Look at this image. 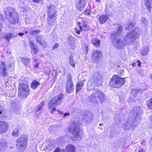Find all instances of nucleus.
Wrapping results in <instances>:
<instances>
[{"mask_svg": "<svg viewBox=\"0 0 152 152\" xmlns=\"http://www.w3.org/2000/svg\"><path fill=\"white\" fill-rule=\"evenodd\" d=\"M135 151L137 152H144V151L143 150V148L140 147H139V148L137 149V148L136 150Z\"/></svg>", "mask_w": 152, "mask_h": 152, "instance_id": "8fccbe9b", "label": "nucleus"}, {"mask_svg": "<svg viewBox=\"0 0 152 152\" xmlns=\"http://www.w3.org/2000/svg\"><path fill=\"white\" fill-rule=\"evenodd\" d=\"M141 22L142 25L144 26H147L148 23V21L147 19L144 17H142L141 18Z\"/></svg>", "mask_w": 152, "mask_h": 152, "instance_id": "c9c22d12", "label": "nucleus"}, {"mask_svg": "<svg viewBox=\"0 0 152 152\" xmlns=\"http://www.w3.org/2000/svg\"><path fill=\"white\" fill-rule=\"evenodd\" d=\"M36 40L40 45L44 48L46 47L47 42L45 41V38L42 36L38 35L36 38Z\"/></svg>", "mask_w": 152, "mask_h": 152, "instance_id": "a211bd4d", "label": "nucleus"}, {"mask_svg": "<svg viewBox=\"0 0 152 152\" xmlns=\"http://www.w3.org/2000/svg\"><path fill=\"white\" fill-rule=\"evenodd\" d=\"M54 152H65V151L64 149L57 147L54 150Z\"/></svg>", "mask_w": 152, "mask_h": 152, "instance_id": "37998d69", "label": "nucleus"}, {"mask_svg": "<svg viewBox=\"0 0 152 152\" xmlns=\"http://www.w3.org/2000/svg\"><path fill=\"white\" fill-rule=\"evenodd\" d=\"M40 32V31L39 30H37V31H31L29 32L30 34L34 36L35 35L37 34H38V33H39Z\"/></svg>", "mask_w": 152, "mask_h": 152, "instance_id": "c03bdc74", "label": "nucleus"}, {"mask_svg": "<svg viewBox=\"0 0 152 152\" xmlns=\"http://www.w3.org/2000/svg\"><path fill=\"white\" fill-rule=\"evenodd\" d=\"M137 62L138 63L137 64L138 66L139 67H140L141 66V62L139 60H137Z\"/></svg>", "mask_w": 152, "mask_h": 152, "instance_id": "603ef678", "label": "nucleus"}, {"mask_svg": "<svg viewBox=\"0 0 152 152\" xmlns=\"http://www.w3.org/2000/svg\"><path fill=\"white\" fill-rule=\"evenodd\" d=\"M66 88V92L68 93H71L74 89L71 76L70 75H69L67 78Z\"/></svg>", "mask_w": 152, "mask_h": 152, "instance_id": "ddd939ff", "label": "nucleus"}, {"mask_svg": "<svg viewBox=\"0 0 152 152\" xmlns=\"http://www.w3.org/2000/svg\"><path fill=\"white\" fill-rule=\"evenodd\" d=\"M48 23L49 26H53L56 19L57 11L54 5L52 4L47 5Z\"/></svg>", "mask_w": 152, "mask_h": 152, "instance_id": "423d86ee", "label": "nucleus"}, {"mask_svg": "<svg viewBox=\"0 0 152 152\" xmlns=\"http://www.w3.org/2000/svg\"><path fill=\"white\" fill-rule=\"evenodd\" d=\"M136 65V63H133L132 64V66H135Z\"/></svg>", "mask_w": 152, "mask_h": 152, "instance_id": "13d9d810", "label": "nucleus"}, {"mask_svg": "<svg viewBox=\"0 0 152 152\" xmlns=\"http://www.w3.org/2000/svg\"><path fill=\"white\" fill-rule=\"evenodd\" d=\"M91 12V10L87 9L84 11V14L86 15H89Z\"/></svg>", "mask_w": 152, "mask_h": 152, "instance_id": "de8ad7c7", "label": "nucleus"}, {"mask_svg": "<svg viewBox=\"0 0 152 152\" xmlns=\"http://www.w3.org/2000/svg\"><path fill=\"white\" fill-rule=\"evenodd\" d=\"M140 33V29L138 28L130 31L124 38V40L126 44H131L139 37Z\"/></svg>", "mask_w": 152, "mask_h": 152, "instance_id": "6e6552de", "label": "nucleus"}, {"mask_svg": "<svg viewBox=\"0 0 152 152\" xmlns=\"http://www.w3.org/2000/svg\"><path fill=\"white\" fill-rule=\"evenodd\" d=\"M80 125L78 122H73L69 128L68 131L72 134V139L73 140L79 141L81 140L80 136Z\"/></svg>", "mask_w": 152, "mask_h": 152, "instance_id": "20e7f679", "label": "nucleus"}, {"mask_svg": "<svg viewBox=\"0 0 152 152\" xmlns=\"http://www.w3.org/2000/svg\"><path fill=\"white\" fill-rule=\"evenodd\" d=\"M91 43L96 47H99L101 43L100 40L96 38H93L91 40Z\"/></svg>", "mask_w": 152, "mask_h": 152, "instance_id": "b1692460", "label": "nucleus"}, {"mask_svg": "<svg viewBox=\"0 0 152 152\" xmlns=\"http://www.w3.org/2000/svg\"><path fill=\"white\" fill-rule=\"evenodd\" d=\"M1 75L2 77H5L8 75V73L7 71V67L5 62H1Z\"/></svg>", "mask_w": 152, "mask_h": 152, "instance_id": "6ab92c4d", "label": "nucleus"}, {"mask_svg": "<svg viewBox=\"0 0 152 152\" xmlns=\"http://www.w3.org/2000/svg\"><path fill=\"white\" fill-rule=\"evenodd\" d=\"M139 92H140V91L136 89H133L131 90L132 95L134 97H136Z\"/></svg>", "mask_w": 152, "mask_h": 152, "instance_id": "e433bc0d", "label": "nucleus"}, {"mask_svg": "<svg viewBox=\"0 0 152 152\" xmlns=\"http://www.w3.org/2000/svg\"><path fill=\"white\" fill-rule=\"evenodd\" d=\"M42 150L51 151L54 148L53 144L51 140L45 142L41 145Z\"/></svg>", "mask_w": 152, "mask_h": 152, "instance_id": "2eb2a0df", "label": "nucleus"}, {"mask_svg": "<svg viewBox=\"0 0 152 152\" xmlns=\"http://www.w3.org/2000/svg\"><path fill=\"white\" fill-rule=\"evenodd\" d=\"M70 115V113H64V117H66V116L67 115Z\"/></svg>", "mask_w": 152, "mask_h": 152, "instance_id": "5fc2aeb1", "label": "nucleus"}, {"mask_svg": "<svg viewBox=\"0 0 152 152\" xmlns=\"http://www.w3.org/2000/svg\"><path fill=\"white\" fill-rule=\"evenodd\" d=\"M86 1L85 0H79L77 4V10L80 11H82L86 6Z\"/></svg>", "mask_w": 152, "mask_h": 152, "instance_id": "412c9836", "label": "nucleus"}, {"mask_svg": "<svg viewBox=\"0 0 152 152\" xmlns=\"http://www.w3.org/2000/svg\"><path fill=\"white\" fill-rule=\"evenodd\" d=\"M122 31V27L120 26L118 27V30L117 32L112 34V44L113 45L118 49H122L124 47V44L122 40L119 39H117V37L121 34Z\"/></svg>", "mask_w": 152, "mask_h": 152, "instance_id": "39448f33", "label": "nucleus"}, {"mask_svg": "<svg viewBox=\"0 0 152 152\" xmlns=\"http://www.w3.org/2000/svg\"><path fill=\"white\" fill-rule=\"evenodd\" d=\"M69 64L73 68L75 67V64L73 60V57L72 56H70L69 58Z\"/></svg>", "mask_w": 152, "mask_h": 152, "instance_id": "72a5a7b5", "label": "nucleus"}, {"mask_svg": "<svg viewBox=\"0 0 152 152\" xmlns=\"http://www.w3.org/2000/svg\"><path fill=\"white\" fill-rule=\"evenodd\" d=\"M102 53L100 50H94L93 51L92 56L94 60H99L100 58L102 57Z\"/></svg>", "mask_w": 152, "mask_h": 152, "instance_id": "f3484780", "label": "nucleus"}, {"mask_svg": "<svg viewBox=\"0 0 152 152\" xmlns=\"http://www.w3.org/2000/svg\"><path fill=\"white\" fill-rule=\"evenodd\" d=\"M28 33V32L27 31H25V34H27Z\"/></svg>", "mask_w": 152, "mask_h": 152, "instance_id": "0e129e2a", "label": "nucleus"}, {"mask_svg": "<svg viewBox=\"0 0 152 152\" xmlns=\"http://www.w3.org/2000/svg\"><path fill=\"white\" fill-rule=\"evenodd\" d=\"M58 44L57 43L55 44L54 45V46L53 47V49H55L57 48L58 47Z\"/></svg>", "mask_w": 152, "mask_h": 152, "instance_id": "3c124183", "label": "nucleus"}, {"mask_svg": "<svg viewBox=\"0 0 152 152\" xmlns=\"http://www.w3.org/2000/svg\"><path fill=\"white\" fill-rule=\"evenodd\" d=\"M99 21L101 24H103L109 19V17L107 15H103L100 16L99 17Z\"/></svg>", "mask_w": 152, "mask_h": 152, "instance_id": "4be33fe9", "label": "nucleus"}, {"mask_svg": "<svg viewBox=\"0 0 152 152\" xmlns=\"http://www.w3.org/2000/svg\"><path fill=\"white\" fill-rule=\"evenodd\" d=\"M145 5L148 11L150 12L152 7V0H145Z\"/></svg>", "mask_w": 152, "mask_h": 152, "instance_id": "393cba45", "label": "nucleus"}, {"mask_svg": "<svg viewBox=\"0 0 152 152\" xmlns=\"http://www.w3.org/2000/svg\"><path fill=\"white\" fill-rule=\"evenodd\" d=\"M44 105V103L43 102H41V104H39V105L37 106V107L36 108V111H39L40 110H41V108H42L43 105Z\"/></svg>", "mask_w": 152, "mask_h": 152, "instance_id": "ea45409f", "label": "nucleus"}, {"mask_svg": "<svg viewBox=\"0 0 152 152\" xmlns=\"http://www.w3.org/2000/svg\"><path fill=\"white\" fill-rule=\"evenodd\" d=\"M132 111L133 113H136V116L134 120L132 117L128 118V120L123 125V128L125 130H128L131 126L134 127L138 124L141 121V114L143 112L141 107H134Z\"/></svg>", "mask_w": 152, "mask_h": 152, "instance_id": "f257e3e1", "label": "nucleus"}, {"mask_svg": "<svg viewBox=\"0 0 152 152\" xmlns=\"http://www.w3.org/2000/svg\"><path fill=\"white\" fill-rule=\"evenodd\" d=\"M103 125V124L102 123H101L99 124V125L100 126H102Z\"/></svg>", "mask_w": 152, "mask_h": 152, "instance_id": "052dcab7", "label": "nucleus"}, {"mask_svg": "<svg viewBox=\"0 0 152 152\" xmlns=\"http://www.w3.org/2000/svg\"><path fill=\"white\" fill-rule=\"evenodd\" d=\"M49 130L51 133H53L54 131L57 130V127L56 126H51L50 127Z\"/></svg>", "mask_w": 152, "mask_h": 152, "instance_id": "4c0bfd02", "label": "nucleus"}, {"mask_svg": "<svg viewBox=\"0 0 152 152\" xmlns=\"http://www.w3.org/2000/svg\"><path fill=\"white\" fill-rule=\"evenodd\" d=\"M1 67L0 66V70H1Z\"/></svg>", "mask_w": 152, "mask_h": 152, "instance_id": "69168bd1", "label": "nucleus"}, {"mask_svg": "<svg viewBox=\"0 0 152 152\" xmlns=\"http://www.w3.org/2000/svg\"><path fill=\"white\" fill-rule=\"evenodd\" d=\"M94 92L88 97L89 100L91 102L96 103L99 101L101 103L106 100L105 94L98 88L94 89Z\"/></svg>", "mask_w": 152, "mask_h": 152, "instance_id": "7ed1b4c3", "label": "nucleus"}, {"mask_svg": "<svg viewBox=\"0 0 152 152\" xmlns=\"http://www.w3.org/2000/svg\"><path fill=\"white\" fill-rule=\"evenodd\" d=\"M68 44L71 48L73 49L75 47V39L72 36L69 35L67 37Z\"/></svg>", "mask_w": 152, "mask_h": 152, "instance_id": "aec40b11", "label": "nucleus"}, {"mask_svg": "<svg viewBox=\"0 0 152 152\" xmlns=\"http://www.w3.org/2000/svg\"><path fill=\"white\" fill-rule=\"evenodd\" d=\"M102 78V76L99 72L94 73L87 83L88 90L91 91L94 89V86H101Z\"/></svg>", "mask_w": 152, "mask_h": 152, "instance_id": "f03ea898", "label": "nucleus"}, {"mask_svg": "<svg viewBox=\"0 0 152 152\" xmlns=\"http://www.w3.org/2000/svg\"><path fill=\"white\" fill-rule=\"evenodd\" d=\"M92 116L91 114L88 115H83V121L87 124H89L92 122Z\"/></svg>", "mask_w": 152, "mask_h": 152, "instance_id": "a878e982", "label": "nucleus"}, {"mask_svg": "<svg viewBox=\"0 0 152 152\" xmlns=\"http://www.w3.org/2000/svg\"><path fill=\"white\" fill-rule=\"evenodd\" d=\"M148 107L150 109H152V99H149L147 102Z\"/></svg>", "mask_w": 152, "mask_h": 152, "instance_id": "a19ab883", "label": "nucleus"}, {"mask_svg": "<svg viewBox=\"0 0 152 152\" xmlns=\"http://www.w3.org/2000/svg\"><path fill=\"white\" fill-rule=\"evenodd\" d=\"M40 83L36 80L33 81L31 84V87L33 89H36L39 85Z\"/></svg>", "mask_w": 152, "mask_h": 152, "instance_id": "7c9ffc66", "label": "nucleus"}, {"mask_svg": "<svg viewBox=\"0 0 152 152\" xmlns=\"http://www.w3.org/2000/svg\"><path fill=\"white\" fill-rule=\"evenodd\" d=\"M135 25V24L134 22H131L128 26L126 28V29L129 30L131 29V28L133 27Z\"/></svg>", "mask_w": 152, "mask_h": 152, "instance_id": "a18cd8bd", "label": "nucleus"}, {"mask_svg": "<svg viewBox=\"0 0 152 152\" xmlns=\"http://www.w3.org/2000/svg\"><path fill=\"white\" fill-rule=\"evenodd\" d=\"M18 95L20 98L25 99L29 94V88L26 84L23 83H19Z\"/></svg>", "mask_w": 152, "mask_h": 152, "instance_id": "9d476101", "label": "nucleus"}, {"mask_svg": "<svg viewBox=\"0 0 152 152\" xmlns=\"http://www.w3.org/2000/svg\"><path fill=\"white\" fill-rule=\"evenodd\" d=\"M25 0H19V4L20 6L21 7H23L24 4H25Z\"/></svg>", "mask_w": 152, "mask_h": 152, "instance_id": "09e8293b", "label": "nucleus"}, {"mask_svg": "<svg viewBox=\"0 0 152 152\" xmlns=\"http://www.w3.org/2000/svg\"><path fill=\"white\" fill-rule=\"evenodd\" d=\"M84 83L83 81L81 82H78L77 84L76 87V91L77 92L79 91L82 88V86L84 85Z\"/></svg>", "mask_w": 152, "mask_h": 152, "instance_id": "473e14b6", "label": "nucleus"}, {"mask_svg": "<svg viewBox=\"0 0 152 152\" xmlns=\"http://www.w3.org/2000/svg\"><path fill=\"white\" fill-rule=\"evenodd\" d=\"M96 2H99L100 1V0H96Z\"/></svg>", "mask_w": 152, "mask_h": 152, "instance_id": "680f3d73", "label": "nucleus"}, {"mask_svg": "<svg viewBox=\"0 0 152 152\" xmlns=\"http://www.w3.org/2000/svg\"><path fill=\"white\" fill-rule=\"evenodd\" d=\"M64 97L62 94H61L58 96L53 98L52 100H50L48 103V107L51 109V112L53 113V111L56 110V108L54 107L57 106L61 102Z\"/></svg>", "mask_w": 152, "mask_h": 152, "instance_id": "1a4fd4ad", "label": "nucleus"}, {"mask_svg": "<svg viewBox=\"0 0 152 152\" xmlns=\"http://www.w3.org/2000/svg\"><path fill=\"white\" fill-rule=\"evenodd\" d=\"M125 83V78H121L117 75H114L112 77L109 83L110 86L115 88H119Z\"/></svg>", "mask_w": 152, "mask_h": 152, "instance_id": "f8f14e48", "label": "nucleus"}, {"mask_svg": "<svg viewBox=\"0 0 152 152\" xmlns=\"http://www.w3.org/2000/svg\"><path fill=\"white\" fill-rule=\"evenodd\" d=\"M4 13L5 17L11 23L15 24L18 20V16L15 10L10 7H6L4 9Z\"/></svg>", "mask_w": 152, "mask_h": 152, "instance_id": "0eeeda50", "label": "nucleus"}, {"mask_svg": "<svg viewBox=\"0 0 152 152\" xmlns=\"http://www.w3.org/2000/svg\"><path fill=\"white\" fill-rule=\"evenodd\" d=\"M151 77V79L152 80V74L151 75V77Z\"/></svg>", "mask_w": 152, "mask_h": 152, "instance_id": "e2e57ef3", "label": "nucleus"}, {"mask_svg": "<svg viewBox=\"0 0 152 152\" xmlns=\"http://www.w3.org/2000/svg\"><path fill=\"white\" fill-rule=\"evenodd\" d=\"M57 111L59 112V113H60V114H62L63 113V112H61V111H60L59 110H58Z\"/></svg>", "mask_w": 152, "mask_h": 152, "instance_id": "bf43d9fd", "label": "nucleus"}, {"mask_svg": "<svg viewBox=\"0 0 152 152\" xmlns=\"http://www.w3.org/2000/svg\"><path fill=\"white\" fill-rule=\"evenodd\" d=\"M27 137L22 135L16 140V145L17 151L19 152H23L26 149L27 145Z\"/></svg>", "mask_w": 152, "mask_h": 152, "instance_id": "9b49d317", "label": "nucleus"}, {"mask_svg": "<svg viewBox=\"0 0 152 152\" xmlns=\"http://www.w3.org/2000/svg\"><path fill=\"white\" fill-rule=\"evenodd\" d=\"M19 127L18 126L14 129L12 134V135L16 137H17L19 134Z\"/></svg>", "mask_w": 152, "mask_h": 152, "instance_id": "c756f323", "label": "nucleus"}, {"mask_svg": "<svg viewBox=\"0 0 152 152\" xmlns=\"http://www.w3.org/2000/svg\"><path fill=\"white\" fill-rule=\"evenodd\" d=\"M65 149L68 152H75L76 151V147L72 144L67 145L65 147Z\"/></svg>", "mask_w": 152, "mask_h": 152, "instance_id": "5701e85b", "label": "nucleus"}, {"mask_svg": "<svg viewBox=\"0 0 152 152\" xmlns=\"http://www.w3.org/2000/svg\"><path fill=\"white\" fill-rule=\"evenodd\" d=\"M16 36L12 33H8L5 34L4 38H5L6 40H7L8 42H9L10 39L11 38L14 37Z\"/></svg>", "mask_w": 152, "mask_h": 152, "instance_id": "c85d7f7f", "label": "nucleus"}, {"mask_svg": "<svg viewBox=\"0 0 152 152\" xmlns=\"http://www.w3.org/2000/svg\"><path fill=\"white\" fill-rule=\"evenodd\" d=\"M115 147L117 148L121 145V142L120 140L116 141V142L115 143Z\"/></svg>", "mask_w": 152, "mask_h": 152, "instance_id": "49530a36", "label": "nucleus"}, {"mask_svg": "<svg viewBox=\"0 0 152 152\" xmlns=\"http://www.w3.org/2000/svg\"><path fill=\"white\" fill-rule=\"evenodd\" d=\"M29 20V19L27 18L25 19V22L26 24H29L30 23V22H28V21Z\"/></svg>", "mask_w": 152, "mask_h": 152, "instance_id": "6e6d98bb", "label": "nucleus"}, {"mask_svg": "<svg viewBox=\"0 0 152 152\" xmlns=\"http://www.w3.org/2000/svg\"><path fill=\"white\" fill-rule=\"evenodd\" d=\"M24 34L23 33H19L18 34L20 36H22L24 35Z\"/></svg>", "mask_w": 152, "mask_h": 152, "instance_id": "4d7b16f0", "label": "nucleus"}, {"mask_svg": "<svg viewBox=\"0 0 152 152\" xmlns=\"http://www.w3.org/2000/svg\"><path fill=\"white\" fill-rule=\"evenodd\" d=\"M149 50V49L148 47H144L140 52V54L142 56L148 54Z\"/></svg>", "mask_w": 152, "mask_h": 152, "instance_id": "2f4dec72", "label": "nucleus"}, {"mask_svg": "<svg viewBox=\"0 0 152 152\" xmlns=\"http://www.w3.org/2000/svg\"><path fill=\"white\" fill-rule=\"evenodd\" d=\"M3 108L0 105V119H3L4 117V113H3Z\"/></svg>", "mask_w": 152, "mask_h": 152, "instance_id": "58836bf2", "label": "nucleus"}, {"mask_svg": "<svg viewBox=\"0 0 152 152\" xmlns=\"http://www.w3.org/2000/svg\"><path fill=\"white\" fill-rule=\"evenodd\" d=\"M30 46L31 52L32 54H36L38 52V50L37 48H36L33 43L30 41Z\"/></svg>", "mask_w": 152, "mask_h": 152, "instance_id": "cd10ccee", "label": "nucleus"}, {"mask_svg": "<svg viewBox=\"0 0 152 152\" xmlns=\"http://www.w3.org/2000/svg\"><path fill=\"white\" fill-rule=\"evenodd\" d=\"M33 60V63L34 67L35 68H38L39 63L37 59H34Z\"/></svg>", "mask_w": 152, "mask_h": 152, "instance_id": "79ce46f5", "label": "nucleus"}, {"mask_svg": "<svg viewBox=\"0 0 152 152\" xmlns=\"http://www.w3.org/2000/svg\"><path fill=\"white\" fill-rule=\"evenodd\" d=\"M150 119L151 120L149 125L151 127H152V116H151L150 117Z\"/></svg>", "mask_w": 152, "mask_h": 152, "instance_id": "864d4df0", "label": "nucleus"}, {"mask_svg": "<svg viewBox=\"0 0 152 152\" xmlns=\"http://www.w3.org/2000/svg\"><path fill=\"white\" fill-rule=\"evenodd\" d=\"M21 61L26 66H27L30 62V60L28 58H21Z\"/></svg>", "mask_w": 152, "mask_h": 152, "instance_id": "f704fd0d", "label": "nucleus"}, {"mask_svg": "<svg viewBox=\"0 0 152 152\" xmlns=\"http://www.w3.org/2000/svg\"><path fill=\"white\" fill-rule=\"evenodd\" d=\"M9 128V124L5 121L0 120V132L1 134L7 131Z\"/></svg>", "mask_w": 152, "mask_h": 152, "instance_id": "dca6fc26", "label": "nucleus"}, {"mask_svg": "<svg viewBox=\"0 0 152 152\" xmlns=\"http://www.w3.org/2000/svg\"><path fill=\"white\" fill-rule=\"evenodd\" d=\"M7 145V143L4 139H0V151L5 149Z\"/></svg>", "mask_w": 152, "mask_h": 152, "instance_id": "bb28decb", "label": "nucleus"}, {"mask_svg": "<svg viewBox=\"0 0 152 152\" xmlns=\"http://www.w3.org/2000/svg\"><path fill=\"white\" fill-rule=\"evenodd\" d=\"M77 24L78 26V27L75 28V29L76 32L79 34H80V31H87L90 29L89 26L86 23H83L82 26H81L80 22H78Z\"/></svg>", "mask_w": 152, "mask_h": 152, "instance_id": "4468645a", "label": "nucleus"}]
</instances>
